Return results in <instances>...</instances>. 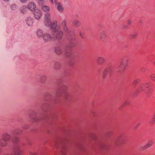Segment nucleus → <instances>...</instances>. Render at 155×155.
<instances>
[{"instance_id": "obj_1", "label": "nucleus", "mask_w": 155, "mask_h": 155, "mask_svg": "<svg viewBox=\"0 0 155 155\" xmlns=\"http://www.w3.org/2000/svg\"><path fill=\"white\" fill-rule=\"evenodd\" d=\"M150 82H144L140 84L137 90L134 93V94H135L134 96H136L137 94L140 92H145V88H146L149 89V91L146 92L147 96H150L151 94L150 90H151L150 88Z\"/></svg>"}, {"instance_id": "obj_2", "label": "nucleus", "mask_w": 155, "mask_h": 155, "mask_svg": "<svg viewBox=\"0 0 155 155\" xmlns=\"http://www.w3.org/2000/svg\"><path fill=\"white\" fill-rule=\"evenodd\" d=\"M56 94L58 96L68 97L71 96V93L68 90L67 86L66 85H64L60 91Z\"/></svg>"}, {"instance_id": "obj_3", "label": "nucleus", "mask_w": 155, "mask_h": 155, "mask_svg": "<svg viewBox=\"0 0 155 155\" xmlns=\"http://www.w3.org/2000/svg\"><path fill=\"white\" fill-rule=\"evenodd\" d=\"M128 63V60L127 58H123L121 59L118 68L120 72H121L124 71Z\"/></svg>"}, {"instance_id": "obj_4", "label": "nucleus", "mask_w": 155, "mask_h": 155, "mask_svg": "<svg viewBox=\"0 0 155 155\" xmlns=\"http://www.w3.org/2000/svg\"><path fill=\"white\" fill-rule=\"evenodd\" d=\"M126 142L125 136L124 134H120L115 140L117 145H122L124 144Z\"/></svg>"}, {"instance_id": "obj_5", "label": "nucleus", "mask_w": 155, "mask_h": 155, "mask_svg": "<svg viewBox=\"0 0 155 155\" xmlns=\"http://www.w3.org/2000/svg\"><path fill=\"white\" fill-rule=\"evenodd\" d=\"M54 32V36L58 41L61 40L63 37L64 33L61 30V28L58 29L56 30Z\"/></svg>"}, {"instance_id": "obj_6", "label": "nucleus", "mask_w": 155, "mask_h": 155, "mask_svg": "<svg viewBox=\"0 0 155 155\" xmlns=\"http://www.w3.org/2000/svg\"><path fill=\"white\" fill-rule=\"evenodd\" d=\"M51 23L50 14L49 13H45L44 17V23L45 25L46 26H49Z\"/></svg>"}, {"instance_id": "obj_7", "label": "nucleus", "mask_w": 155, "mask_h": 155, "mask_svg": "<svg viewBox=\"0 0 155 155\" xmlns=\"http://www.w3.org/2000/svg\"><path fill=\"white\" fill-rule=\"evenodd\" d=\"M33 14L35 19L38 20L42 16V12L40 9H36L33 11Z\"/></svg>"}, {"instance_id": "obj_8", "label": "nucleus", "mask_w": 155, "mask_h": 155, "mask_svg": "<svg viewBox=\"0 0 155 155\" xmlns=\"http://www.w3.org/2000/svg\"><path fill=\"white\" fill-rule=\"evenodd\" d=\"M42 38L45 42L50 41L53 39V37L50 34L47 33H44Z\"/></svg>"}, {"instance_id": "obj_9", "label": "nucleus", "mask_w": 155, "mask_h": 155, "mask_svg": "<svg viewBox=\"0 0 155 155\" xmlns=\"http://www.w3.org/2000/svg\"><path fill=\"white\" fill-rule=\"evenodd\" d=\"M61 24L64 32L67 34H69L70 31L68 28L66 21L65 20H63L61 21Z\"/></svg>"}, {"instance_id": "obj_10", "label": "nucleus", "mask_w": 155, "mask_h": 155, "mask_svg": "<svg viewBox=\"0 0 155 155\" xmlns=\"http://www.w3.org/2000/svg\"><path fill=\"white\" fill-rule=\"evenodd\" d=\"M49 26L54 31L61 28L60 25H58V21H54L52 23H51Z\"/></svg>"}, {"instance_id": "obj_11", "label": "nucleus", "mask_w": 155, "mask_h": 155, "mask_svg": "<svg viewBox=\"0 0 155 155\" xmlns=\"http://www.w3.org/2000/svg\"><path fill=\"white\" fill-rule=\"evenodd\" d=\"M14 152L15 155H21L23 153L22 150L18 146H15L14 148Z\"/></svg>"}, {"instance_id": "obj_12", "label": "nucleus", "mask_w": 155, "mask_h": 155, "mask_svg": "<svg viewBox=\"0 0 155 155\" xmlns=\"http://www.w3.org/2000/svg\"><path fill=\"white\" fill-rule=\"evenodd\" d=\"M36 6L35 3L33 2H31L28 3L27 8L31 12H33L36 10Z\"/></svg>"}, {"instance_id": "obj_13", "label": "nucleus", "mask_w": 155, "mask_h": 155, "mask_svg": "<svg viewBox=\"0 0 155 155\" xmlns=\"http://www.w3.org/2000/svg\"><path fill=\"white\" fill-rule=\"evenodd\" d=\"M153 142L152 141H149L147 144L142 147H140L139 148V150L142 151L146 150L149 147H151L153 144Z\"/></svg>"}, {"instance_id": "obj_14", "label": "nucleus", "mask_w": 155, "mask_h": 155, "mask_svg": "<svg viewBox=\"0 0 155 155\" xmlns=\"http://www.w3.org/2000/svg\"><path fill=\"white\" fill-rule=\"evenodd\" d=\"M57 9L60 13H63L64 11V8L61 3L58 2L56 4Z\"/></svg>"}, {"instance_id": "obj_15", "label": "nucleus", "mask_w": 155, "mask_h": 155, "mask_svg": "<svg viewBox=\"0 0 155 155\" xmlns=\"http://www.w3.org/2000/svg\"><path fill=\"white\" fill-rule=\"evenodd\" d=\"M25 21L28 26H31L34 23V20L32 17H28L26 19Z\"/></svg>"}, {"instance_id": "obj_16", "label": "nucleus", "mask_w": 155, "mask_h": 155, "mask_svg": "<svg viewBox=\"0 0 155 155\" xmlns=\"http://www.w3.org/2000/svg\"><path fill=\"white\" fill-rule=\"evenodd\" d=\"M11 136L10 134L5 133L2 135V138L8 142L11 139Z\"/></svg>"}, {"instance_id": "obj_17", "label": "nucleus", "mask_w": 155, "mask_h": 155, "mask_svg": "<svg viewBox=\"0 0 155 155\" xmlns=\"http://www.w3.org/2000/svg\"><path fill=\"white\" fill-rule=\"evenodd\" d=\"M41 5V9L43 12L48 13L50 11L51 8L49 6L43 5Z\"/></svg>"}, {"instance_id": "obj_18", "label": "nucleus", "mask_w": 155, "mask_h": 155, "mask_svg": "<svg viewBox=\"0 0 155 155\" xmlns=\"http://www.w3.org/2000/svg\"><path fill=\"white\" fill-rule=\"evenodd\" d=\"M27 9L26 6L23 5L20 8L19 10L22 14H24L27 12Z\"/></svg>"}, {"instance_id": "obj_19", "label": "nucleus", "mask_w": 155, "mask_h": 155, "mask_svg": "<svg viewBox=\"0 0 155 155\" xmlns=\"http://www.w3.org/2000/svg\"><path fill=\"white\" fill-rule=\"evenodd\" d=\"M55 52L56 54H60L62 53L63 50L61 47L57 46L55 48Z\"/></svg>"}, {"instance_id": "obj_20", "label": "nucleus", "mask_w": 155, "mask_h": 155, "mask_svg": "<svg viewBox=\"0 0 155 155\" xmlns=\"http://www.w3.org/2000/svg\"><path fill=\"white\" fill-rule=\"evenodd\" d=\"M44 34L43 31L41 29H38L36 31L37 36L39 38H42Z\"/></svg>"}, {"instance_id": "obj_21", "label": "nucleus", "mask_w": 155, "mask_h": 155, "mask_svg": "<svg viewBox=\"0 0 155 155\" xmlns=\"http://www.w3.org/2000/svg\"><path fill=\"white\" fill-rule=\"evenodd\" d=\"M7 142L1 138L0 139V147H5L7 145Z\"/></svg>"}, {"instance_id": "obj_22", "label": "nucleus", "mask_w": 155, "mask_h": 155, "mask_svg": "<svg viewBox=\"0 0 155 155\" xmlns=\"http://www.w3.org/2000/svg\"><path fill=\"white\" fill-rule=\"evenodd\" d=\"M105 61V58L103 57H98L97 59V61L99 64H101Z\"/></svg>"}, {"instance_id": "obj_23", "label": "nucleus", "mask_w": 155, "mask_h": 155, "mask_svg": "<svg viewBox=\"0 0 155 155\" xmlns=\"http://www.w3.org/2000/svg\"><path fill=\"white\" fill-rule=\"evenodd\" d=\"M106 37V34L104 31H102L101 32L100 34V38L101 40H104Z\"/></svg>"}, {"instance_id": "obj_24", "label": "nucleus", "mask_w": 155, "mask_h": 155, "mask_svg": "<svg viewBox=\"0 0 155 155\" xmlns=\"http://www.w3.org/2000/svg\"><path fill=\"white\" fill-rule=\"evenodd\" d=\"M47 77L45 75H42L40 76L39 78L40 82L42 84L44 83L46 80Z\"/></svg>"}, {"instance_id": "obj_25", "label": "nucleus", "mask_w": 155, "mask_h": 155, "mask_svg": "<svg viewBox=\"0 0 155 155\" xmlns=\"http://www.w3.org/2000/svg\"><path fill=\"white\" fill-rule=\"evenodd\" d=\"M61 67V64L58 62H56L54 65V68L55 70H59Z\"/></svg>"}, {"instance_id": "obj_26", "label": "nucleus", "mask_w": 155, "mask_h": 155, "mask_svg": "<svg viewBox=\"0 0 155 155\" xmlns=\"http://www.w3.org/2000/svg\"><path fill=\"white\" fill-rule=\"evenodd\" d=\"M138 34V32H135L134 33L130 35V37L131 39H134L136 38L137 37Z\"/></svg>"}, {"instance_id": "obj_27", "label": "nucleus", "mask_w": 155, "mask_h": 155, "mask_svg": "<svg viewBox=\"0 0 155 155\" xmlns=\"http://www.w3.org/2000/svg\"><path fill=\"white\" fill-rule=\"evenodd\" d=\"M73 25L76 26H79L80 25L79 21L77 19H75L73 22Z\"/></svg>"}, {"instance_id": "obj_28", "label": "nucleus", "mask_w": 155, "mask_h": 155, "mask_svg": "<svg viewBox=\"0 0 155 155\" xmlns=\"http://www.w3.org/2000/svg\"><path fill=\"white\" fill-rule=\"evenodd\" d=\"M65 55L68 58H70L72 55L71 52L70 51H66L65 53Z\"/></svg>"}, {"instance_id": "obj_29", "label": "nucleus", "mask_w": 155, "mask_h": 155, "mask_svg": "<svg viewBox=\"0 0 155 155\" xmlns=\"http://www.w3.org/2000/svg\"><path fill=\"white\" fill-rule=\"evenodd\" d=\"M108 74V72L107 68H106L103 71V78H104Z\"/></svg>"}, {"instance_id": "obj_30", "label": "nucleus", "mask_w": 155, "mask_h": 155, "mask_svg": "<svg viewBox=\"0 0 155 155\" xmlns=\"http://www.w3.org/2000/svg\"><path fill=\"white\" fill-rule=\"evenodd\" d=\"M12 141L14 143H17L19 142V139L16 137H14L12 139Z\"/></svg>"}, {"instance_id": "obj_31", "label": "nucleus", "mask_w": 155, "mask_h": 155, "mask_svg": "<svg viewBox=\"0 0 155 155\" xmlns=\"http://www.w3.org/2000/svg\"><path fill=\"white\" fill-rule=\"evenodd\" d=\"M107 69L109 74L110 75H111L113 71V68L112 67H107Z\"/></svg>"}, {"instance_id": "obj_32", "label": "nucleus", "mask_w": 155, "mask_h": 155, "mask_svg": "<svg viewBox=\"0 0 155 155\" xmlns=\"http://www.w3.org/2000/svg\"><path fill=\"white\" fill-rule=\"evenodd\" d=\"M22 131L19 130H17L14 131L13 133V135H19L21 133Z\"/></svg>"}, {"instance_id": "obj_33", "label": "nucleus", "mask_w": 155, "mask_h": 155, "mask_svg": "<svg viewBox=\"0 0 155 155\" xmlns=\"http://www.w3.org/2000/svg\"><path fill=\"white\" fill-rule=\"evenodd\" d=\"M151 79L154 81H155V74H152L150 76Z\"/></svg>"}, {"instance_id": "obj_34", "label": "nucleus", "mask_w": 155, "mask_h": 155, "mask_svg": "<svg viewBox=\"0 0 155 155\" xmlns=\"http://www.w3.org/2000/svg\"><path fill=\"white\" fill-rule=\"evenodd\" d=\"M140 80L139 79H136L134 80V84L136 85L140 81Z\"/></svg>"}, {"instance_id": "obj_35", "label": "nucleus", "mask_w": 155, "mask_h": 155, "mask_svg": "<svg viewBox=\"0 0 155 155\" xmlns=\"http://www.w3.org/2000/svg\"><path fill=\"white\" fill-rule=\"evenodd\" d=\"M11 7L12 10H15L16 9L17 7L16 5L15 4H13L11 5Z\"/></svg>"}, {"instance_id": "obj_36", "label": "nucleus", "mask_w": 155, "mask_h": 155, "mask_svg": "<svg viewBox=\"0 0 155 155\" xmlns=\"http://www.w3.org/2000/svg\"><path fill=\"white\" fill-rule=\"evenodd\" d=\"M38 3L40 5H42L44 3V0H38Z\"/></svg>"}, {"instance_id": "obj_37", "label": "nucleus", "mask_w": 155, "mask_h": 155, "mask_svg": "<svg viewBox=\"0 0 155 155\" xmlns=\"http://www.w3.org/2000/svg\"><path fill=\"white\" fill-rule=\"evenodd\" d=\"M130 104V102L129 101H126L124 103V106H127L128 105Z\"/></svg>"}, {"instance_id": "obj_38", "label": "nucleus", "mask_w": 155, "mask_h": 155, "mask_svg": "<svg viewBox=\"0 0 155 155\" xmlns=\"http://www.w3.org/2000/svg\"><path fill=\"white\" fill-rule=\"evenodd\" d=\"M113 134V132L111 131H108L106 134L107 136H109Z\"/></svg>"}, {"instance_id": "obj_39", "label": "nucleus", "mask_w": 155, "mask_h": 155, "mask_svg": "<svg viewBox=\"0 0 155 155\" xmlns=\"http://www.w3.org/2000/svg\"><path fill=\"white\" fill-rule=\"evenodd\" d=\"M140 123H137L136 125L134 127V128L135 129H136L137 128V127L140 125Z\"/></svg>"}, {"instance_id": "obj_40", "label": "nucleus", "mask_w": 155, "mask_h": 155, "mask_svg": "<svg viewBox=\"0 0 155 155\" xmlns=\"http://www.w3.org/2000/svg\"><path fill=\"white\" fill-rule=\"evenodd\" d=\"M30 155H36L37 153L35 152H29Z\"/></svg>"}, {"instance_id": "obj_41", "label": "nucleus", "mask_w": 155, "mask_h": 155, "mask_svg": "<svg viewBox=\"0 0 155 155\" xmlns=\"http://www.w3.org/2000/svg\"><path fill=\"white\" fill-rule=\"evenodd\" d=\"M92 139L94 140H95L97 139V137L95 135H93L92 137Z\"/></svg>"}, {"instance_id": "obj_42", "label": "nucleus", "mask_w": 155, "mask_h": 155, "mask_svg": "<svg viewBox=\"0 0 155 155\" xmlns=\"http://www.w3.org/2000/svg\"><path fill=\"white\" fill-rule=\"evenodd\" d=\"M28 0H20V1L22 3H25L28 1Z\"/></svg>"}, {"instance_id": "obj_43", "label": "nucleus", "mask_w": 155, "mask_h": 155, "mask_svg": "<svg viewBox=\"0 0 155 155\" xmlns=\"http://www.w3.org/2000/svg\"><path fill=\"white\" fill-rule=\"evenodd\" d=\"M123 28H128V25H126L124 24L123 25Z\"/></svg>"}, {"instance_id": "obj_44", "label": "nucleus", "mask_w": 155, "mask_h": 155, "mask_svg": "<svg viewBox=\"0 0 155 155\" xmlns=\"http://www.w3.org/2000/svg\"><path fill=\"white\" fill-rule=\"evenodd\" d=\"M127 23L129 25H130L131 24V21L130 20H128L127 21Z\"/></svg>"}, {"instance_id": "obj_45", "label": "nucleus", "mask_w": 155, "mask_h": 155, "mask_svg": "<svg viewBox=\"0 0 155 155\" xmlns=\"http://www.w3.org/2000/svg\"><path fill=\"white\" fill-rule=\"evenodd\" d=\"M79 35H80V36L82 38H84V36H83V35L82 34V33L81 32H80V33H79Z\"/></svg>"}, {"instance_id": "obj_46", "label": "nucleus", "mask_w": 155, "mask_h": 155, "mask_svg": "<svg viewBox=\"0 0 155 155\" xmlns=\"http://www.w3.org/2000/svg\"><path fill=\"white\" fill-rule=\"evenodd\" d=\"M74 46V43H72L71 45L70 44V45H69V46L71 48V47H73Z\"/></svg>"}, {"instance_id": "obj_47", "label": "nucleus", "mask_w": 155, "mask_h": 155, "mask_svg": "<svg viewBox=\"0 0 155 155\" xmlns=\"http://www.w3.org/2000/svg\"><path fill=\"white\" fill-rule=\"evenodd\" d=\"M50 94L49 93H46L45 94V96H50Z\"/></svg>"}, {"instance_id": "obj_48", "label": "nucleus", "mask_w": 155, "mask_h": 155, "mask_svg": "<svg viewBox=\"0 0 155 155\" xmlns=\"http://www.w3.org/2000/svg\"><path fill=\"white\" fill-rule=\"evenodd\" d=\"M65 150V149H64V148H63V149H62V154L63 155H64V151Z\"/></svg>"}, {"instance_id": "obj_49", "label": "nucleus", "mask_w": 155, "mask_h": 155, "mask_svg": "<svg viewBox=\"0 0 155 155\" xmlns=\"http://www.w3.org/2000/svg\"><path fill=\"white\" fill-rule=\"evenodd\" d=\"M3 155H14L13 154H9L8 153H6L4 154Z\"/></svg>"}, {"instance_id": "obj_50", "label": "nucleus", "mask_w": 155, "mask_h": 155, "mask_svg": "<svg viewBox=\"0 0 155 155\" xmlns=\"http://www.w3.org/2000/svg\"><path fill=\"white\" fill-rule=\"evenodd\" d=\"M28 126H26V125H25V126H24V127H23V128L24 129H27L28 128Z\"/></svg>"}, {"instance_id": "obj_51", "label": "nucleus", "mask_w": 155, "mask_h": 155, "mask_svg": "<svg viewBox=\"0 0 155 155\" xmlns=\"http://www.w3.org/2000/svg\"><path fill=\"white\" fill-rule=\"evenodd\" d=\"M38 120V119L37 120H36L35 119V120H32V122H35V121H37Z\"/></svg>"}, {"instance_id": "obj_52", "label": "nucleus", "mask_w": 155, "mask_h": 155, "mask_svg": "<svg viewBox=\"0 0 155 155\" xmlns=\"http://www.w3.org/2000/svg\"><path fill=\"white\" fill-rule=\"evenodd\" d=\"M5 2H7L9 1V0H3Z\"/></svg>"}, {"instance_id": "obj_53", "label": "nucleus", "mask_w": 155, "mask_h": 155, "mask_svg": "<svg viewBox=\"0 0 155 155\" xmlns=\"http://www.w3.org/2000/svg\"><path fill=\"white\" fill-rule=\"evenodd\" d=\"M51 2L52 3H53V0H50Z\"/></svg>"}, {"instance_id": "obj_54", "label": "nucleus", "mask_w": 155, "mask_h": 155, "mask_svg": "<svg viewBox=\"0 0 155 155\" xmlns=\"http://www.w3.org/2000/svg\"><path fill=\"white\" fill-rule=\"evenodd\" d=\"M54 3H55V4L57 3L56 0H55V1H54Z\"/></svg>"}, {"instance_id": "obj_55", "label": "nucleus", "mask_w": 155, "mask_h": 155, "mask_svg": "<svg viewBox=\"0 0 155 155\" xmlns=\"http://www.w3.org/2000/svg\"><path fill=\"white\" fill-rule=\"evenodd\" d=\"M55 145H56V147H58L57 146V143H55Z\"/></svg>"}, {"instance_id": "obj_56", "label": "nucleus", "mask_w": 155, "mask_h": 155, "mask_svg": "<svg viewBox=\"0 0 155 155\" xmlns=\"http://www.w3.org/2000/svg\"><path fill=\"white\" fill-rule=\"evenodd\" d=\"M141 22H142V21L141 20L139 22L140 23H141Z\"/></svg>"}]
</instances>
